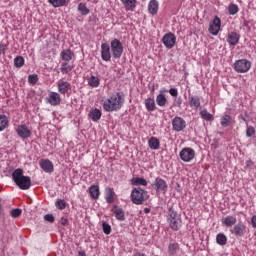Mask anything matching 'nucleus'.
I'll list each match as a JSON object with an SVG mask.
<instances>
[{"label": "nucleus", "mask_w": 256, "mask_h": 256, "mask_svg": "<svg viewBox=\"0 0 256 256\" xmlns=\"http://www.w3.org/2000/svg\"><path fill=\"white\" fill-rule=\"evenodd\" d=\"M125 99L121 96V93L117 92L112 94L104 103L103 109L108 112L119 111L123 107Z\"/></svg>", "instance_id": "obj_1"}, {"label": "nucleus", "mask_w": 256, "mask_h": 256, "mask_svg": "<svg viewBox=\"0 0 256 256\" xmlns=\"http://www.w3.org/2000/svg\"><path fill=\"white\" fill-rule=\"evenodd\" d=\"M12 179L23 191H27V189H31V177L23 175V169L17 168L12 172Z\"/></svg>", "instance_id": "obj_2"}, {"label": "nucleus", "mask_w": 256, "mask_h": 256, "mask_svg": "<svg viewBox=\"0 0 256 256\" xmlns=\"http://www.w3.org/2000/svg\"><path fill=\"white\" fill-rule=\"evenodd\" d=\"M149 199L147 191L141 187L134 188L131 192V201L134 205H143Z\"/></svg>", "instance_id": "obj_3"}, {"label": "nucleus", "mask_w": 256, "mask_h": 256, "mask_svg": "<svg viewBox=\"0 0 256 256\" xmlns=\"http://www.w3.org/2000/svg\"><path fill=\"white\" fill-rule=\"evenodd\" d=\"M168 223L172 231H179L181 229V215L173 207L168 211Z\"/></svg>", "instance_id": "obj_4"}, {"label": "nucleus", "mask_w": 256, "mask_h": 256, "mask_svg": "<svg viewBox=\"0 0 256 256\" xmlns=\"http://www.w3.org/2000/svg\"><path fill=\"white\" fill-rule=\"evenodd\" d=\"M110 47H111V51L114 59H121V56L123 55V44L121 43V40L119 39L112 40Z\"/></svg>", "instance_id": "obj_5"}, {"label": "nucleus", "mask_w": 256, "mask_h": 256, "mask_svg": "<svg viewBox=\"0 0 256 256\" xmlns=\"http://www.w3.org/2000/svg\"><path fill=\"white\" fill-rule=\"evenodd\" d=\"M251 69V62L247 59H240L234 63L236 73H247Z\"/></svg>", "instance_id": "obj_6"}, {"label": "nucleus", "mask_w": 256, "mask_h": 256, "mask_svg": "<svg viewBox=\"0 0 256 256\" xmlns=\"http://www.w3.org/2000/svg\"><path fill=\"white\" fill-rule=\"evenodd\" d=\"M179 157L184 163H189L195 159V150L192 148H184L180 151Z\"/></svg>", "instance_id": "obj_7"}, {"label": "nucleus", "mask_w": 256, "mask_h": 256, "mask_svg": "<svg viewBox=\"0 0 256 256\" xmlns=\"http://www.w3.org/2000/svg\"><path fill=\"white\" fill-rule=\"evenodd\" d=\"M221 30V18L219 16H215L213 21L210 22L208 31L211 35H219V31Z\"/></svg>", "instance_id": "obj_8"}, {"label": "nucleus", "mask_w": 256, "mask_h": 256, "mask_svg": "<svg viewBox=\"0 0 256 256\" xmlns=\"http://www.w3.org/2000/svg\"><path fill=\"white\" fill-rule=\"evenodd\" d=\"M152 187L156 189V193H163V194L167 193V189H168L167 182L162 178L157 177L153 182Z\"/></svg>", "instance_id": "obj_9"}, {"label": "nucleus", "mask_w": 256, "mask_h": 256, "mask_svg": "<svg viewBox=\"0 0 256 256\" xmlns=\"http://www.w3.org/2000/svg\"><path fill=\"white\" fill-rule=\"evenodd\" d=\"M172 127H173L174 131L179 133V132L183 131L185 129V127H187V122L182 117L176 116L172 120Z\"/></svg>", "instance_id": "obj_10"}, {"label": "nucleus", "mask_w": 256, "mask_h": 256, "mask_svg": "<svg viewBox=\"0 0 256 256\" xmlns=\"http://www.w3.org/2000/svg\"><path fill=\"white\" fill-rule=\"evenodd\" d=\"M176 41L177 37H175V34L173 33H167L162 38V43L167 49H173V47H175Z\"/></svg>", "instance_id": "obj_11"}, {"label": "nucleus", "mask_w": 256, "mask_h": 256, "mask_svg": "<svg viewBox=\"0 0 256 256\" xmlns=\"http://www.w3.org/2000/svg\"><path fill=\"white\" fill-rule=\"evenodd\" d=\"M101 57L103 61H111V46L109 44H101Z\"/></svg>", "instance_id": "obj_12"}, {"label": "nucleus", "mask_w": 256, "mask_h": 256, "mask_svg": "<svg viewBox=\"0 0 256 256\" xmlns=\"http://www.w3.org/2000/svg\"><path fill=\"white\" fill-rule=\"evenodd\" d=\"M230 233L235 235V237H243V235H245V224L241 222L235 224L234 227L230 230Z\"/></svg>", "instance_id": "obj_13"}, {"label": "nucleus", "mask_w": 256, "mask_h": 256, "mask_svg": "<svg viewBox=\"0 0 256 256\" xmlns=\"http://www.w3.org/2000/svg\"><path fill=\"white\" fill-rule=\"evenodd\" d=\"M16 131L18 137H21V139H29V137H31V130H29L26 125L18 126Z\"/></svg>", "instance_id": "obj_14"}, {"label": "nucleus", "mask_w": 256, "mask_h": 256, "mask_svg": "<svg viewBox=\"0 0 256 256\" xmlns=\"http://www.w3.org/2000/svg\"><path fill=\"white\" fill-rule=\"evenodd\" d=\"M40 167L45 173H53L54 171L53 162L49 159H42L40 161Z\"/></svg>", "instance_id": "obj_15"}, {"label": "nucleus", "mask_w": 256, "mask_h": 256, "mask_svg": "<svg viewBox=\"0 0 256 256\" xmlns=\"http://www.w3.org/2000/svg\"><path fill=\"white\" fill-rule=\"evenodd\" d=\"M48 102L50 105L57 106L61 104V95L57 92H51L48 96Z\"/></svg>", "instance_id": "obj_16"}, {"label": "nucleus", "mask_w": 256, "mask_h": 256, "mask_svg": "<svg viewBox=\"0 0 256 256\" xmlns=\"http://www.w3.org/2000/svg\"><path fill=\"white\" fill-rule=\"evenodd\" d=\"M71 89V84L67 81L60 80L58 82V91L61 93V95H65V93H68Z\"/></svg>", "instance_id": "obj_17"}, {"label": "nucleus", "mask_w": 256, "mask_h": 256, "mask_svg": "<svg viewBox=\"0 0 256 256\" xmlns=\"http://www.w3.org/2000/svg\"><path fill=\"white\" fill-rule=\"evenodd\" d=\"M112 212L114 213L117 221H125V211L123 208H119V206L115 205L112 208Z\"/></svg>", "instance_id": "obj_18"}, {"label": "nucleus", "mask_w": 256, "mask_h": 256, "mask_svg": "<svg viewBox=\"0 0 256 256\" xmlns=\"http://www.w3.org/2000/svg\"><path fill=\"white\" fill-rule=\"evenodd\" d=\"M240 35L236 32H230L227 37V42L229 45L235 46L237 43H239Z\"/></svg>", "instance_id": "obj_19"}, {"label": "nucleus", "mask_w": 256, "mask_h": 256, "mask_svg": "<svg viewBox=\"0 0 256 256\" xmlns=\"http://www.w3.org/2000/svg\"><path fill=\"white\" fill-rule=\"evenodd\" d=\"M148 11L151 15H157V11H159V2H157V0H151L148 4Z\"/></svg>", "instance_id": "obj_20"}, {"label": "nucleus", "mask_w": 256, "mask_h": 256, "mask_svg": "<svg viewBox=\"0 0 256 256\" xmlns=\"http://www.w3.org/2000/svg\"><path fill=\"white\" fill-rule=\"evenodd\" d=\"M148 145L150 149H152L153 151H157V149H159V146L161 145V142L159 141V138L151 137L148 140Z\"/></svg>", "instance_id": "obj_21"}, {"label": "nucleus", "mask_w": 256, "mask_h": 256, "mask_svg": "<svg viewBox=\"0 0 256 256\" xmlns=\"http://www.w3.org/2000/svg\"><path fill=\"white\" fill-rule=\"evenodd\" d=\"M222 223L226 227H232L233 225H235V223H237V218L234 216H226L222 218Z\"/></svg>", "instance_id": "obj_22"}, {"label": "nucleus", "mask_w": 256, "mask_h": 256, "mask_svg": "<svg viewBox=\"0 0 256 256\" xmlns=\"http://www.w3.org/2000/svg\"><path fill=\"white\" fill-rule=\"evenodd\" d=\"M121 3H123L126 11H133L135 8V3H137V0H120Z\"/></svg>", "instance_id": "obj_23"}, {"label": "nucleus", "mask_w": 256, "mask_h": 256, "mask_svg": "<svg viewBox=\"0 0 256 256\" xmlns=\"http://www.w3.org/2000/svg\"><path fill=\"white\" fill-rule=\"evenodd\" d=\"M189 105L190 107H195L196 109L201 107V99L199 98V96L189 97Z\"/></svg>", "instance_id": "obj_24"}, {"label": "nucleus", "mask_w": 256, "mask_h": 256, "mask_svg": "<svg viewBox=\"0 0 256 256\" xmlns=\"http://www.w3.org/2000/svg\"><path fill=\"white\" fill-rule=\"evenodd\" d=\"M145 107H146L147 111H155V109L157 107L155 104V99L147 98L145 100Z\"/></svg>", "instance_id": "obj_25"}, {"label": "nucleus", "mask_w": 256, "mask_h": 256, "mask_svg": "<svg viewBox=\"0 0 256 256\" xmlns=\"http://www.w3.org/2000/svg\"><path fill=\"white\" fill-rule=\"evenodd\" d=\"M89 117L90 119H92V121H99V119H101V110L97 108L91 110L89 113Z\"/></svg>", "instance_id": "obj_26"}, {"label": "nucleus", "mask_w": 256, "mask_h": 256, "mask_svg": "<svg viewBox=\"0 0 256 256\" xmlns=\"http://www.w3.org/2000/svg\"><path fill=\"white\" fill-rule=\"evenodd\" d=\"M9 127V119L5 115H0V131H5Z\"/></svg>", "instance_id": "obj_27"}, {"label": "nucleus", "mask_w": 256, "mask_h": 256, "mask_svg": "<svg viewBox=\"0 0 256 256\" xmlns=\"http://www.w3.org/2000/svg\"><path fill=\"white\" fill-rule=\"evenodd\" d=\"M99 187L97 185H92L89 188V194L92 197V199H99Z\"/></svg>", "instance_id": "obj_28"}, {"label": "nucleus", "mask_w": 256, "mask_h": 256, "mask_svg": "<svg viewBox=\"0 0 256 256\" xmlns=\"http://www.w3.org/2000/svg\"><path fill=\"white\" fill-rule=\"evenodd\" d=\"M105 193H106V201L107 203H113V201H115V192H113L112 188H106L105 189Z\"/></svg>", "instance_id": "obj_29"}, {"label": "nucleus", "mask_w": 256, "mask_h": 256, "mask_svg": "<svg viewBox=\"0 0 256 256\" xmlns=\"http://www.w3.org/2000/svg\"><path fill=\"white\" fill-rule=\"evenodd\" d=\"M156 103L159 107H165V105H167V98L165 97V94H158L156 97Z\"/></svg>", "instance_id": "obj_30"}, {"label": "nucleus", "mask_w": 256, "mask_h": 256, "mask_svg": "<svg viewBox=\"0 0 256 256\" xmlns=\"http://www.w3.org/2000/svg\"><path fill=\"white\" fill-rule=\"evenodd\" d=\"M177 251H179V244L172 243L168 246V253L170 256L177 255Z\"/></svg>", "instance_id": "obj_31"}, {"label": "nucleus", "mask_w": 256, "mask_h": 256, "mask_svg": "<svg viewBox=\"0 0 256 256\" xmlns=\"http://www.w3.org/2000/svg\"><path fill=\"white\" fill-rule=\"evenodd\" d=\"M132 185H143V187H147V180L145 178L136 177L131 180Z\"/></svg>", "instance_id": "obj_32"}, {"label": "nucleus", "mask_w": 256, "mask_h": 256, "mask_svg": "<svg viewBox=\"0 0 256 256\" xmlns=\"http://www.w3.org/2000/svg\"><path fill=\"white\" fill-rule=\"evenodd\" d=\"M61 57L63 61H71L73 59V54L71 50L67 49L61 52Z\"/></svg>", "instance_id": "obj_33"}, {"label": "nucleus", "mask_w": 256, "mask_h": 256, "mask_svg": "<svg viewBox=\"0 0 256 256\" xmlns=\"http://www.w3.org/2000/svg\"><path fill=\"white\" fill-rule=\"evenodd\" d=\"M232 121H233V118H231V116L225 115L221 118V125L222 127H229Z\"/></svg>", "instance_id": "obj_34"}, {"label": "nucleus", "mask_w": 256, "mask_h": 256, "mask_svg": "<svg viewBox=\"0 0 256 256\" xmlns=\"http://www.w3.org/2000/svg\"><path fill=\"white\" fill-rule=\"evenodd\" d=\"M228 13L229 15H237L239 13V6L234 3L229 4Z\"/></svg>", "instance_id": "obj_35"}, {"label": "nucleus", "mask_w": 256, "mask_h": 256, "mask_svg": "<svg viewBox=\"0 0 256 256\" xmlns=\"http://www.w3.org/2000/svg\"><path fill=\"white\" fill-rule=\"evenodd\" d=\"M78 11L81 15H89L90 10L89 8H87V5H85L84 3H80L78 4Z\"/></svg>", "instance_id": "obj_36"}, {"label": "nucleus", "mask_w": 256, "mask_h": 256, "mask_svg": "<svg viewBox=\"0 0 256 256\" xmlns=\"http://www.w3.org/2000/svg\"><path fill=\"white\" fill-rule=\"evenodd\" d=\"M216 242L218 245H227V236L225 234L220 233L216 236Z\"/></svg>", "instance_id": "obj_37"}, {"label": "nucleus", "mask_w": 256, "mask_h": 256, "mask_svg": "<svg viewBox=\"0 0 256 256\" xmlns=\"http://www.w3.org/2000/svg\"><path fill=\"white\" fill-rule=\"evenodd\" d=\"M200 116L202 117V119H204L205 121H213V114L209 113L207 110H202L200 112Z\"/></svg>", "instance_id": "obj_38"}, {"label": "nucleus", "mask_w": 256, "mask_h": 256, "mask_svg": "<svg viewBox=\"0 0 256 256\" xmlns=\"http://www.w3.org/2000/svg\"><path fill=\"white\" fill-rule=\"evenodd\" d=\"M48 2L54 7H63L67 3V0H48Z\"/></svg>", "instance_id": "obj_39"}, {"label": "nucleus", "mask_w": 256, "mask_h": 256, "mask_svg": "<svg viewBox=\"0 0 256 256\" xmlns=\"http://www.w3.org/2000/svg\"><path fill=\"white\" fill-rule=\"evenodd\" d=\"M14 65H15L17 68L23 67V65H25V58H23L22 56H17V57L14 59Z\"/></svg>", "instance_id": "obj_40"}, {"label": "nucleus", "mask_w": 256, "mask_h": 256, "mask_svg": "<svg viewBox=\"0 0 256 256\" xmlns=\"http://www.w3.org/2000/svg\"><path fill=\"white\" fill-rule=\"evenodd\" d=\"M55 206L57 207V209H60V211H63V209L67 208V202H65V200L63 199H58L55 202Z\"/></svg>", "instance_id": "obj_41"}, {"label": "nucleus", "mask_w": 256, "mask_h": 256, "mask_svg": "<svg viewBox=\"0 0 256 256\" xmlns=\"http://www.w3.org/2000/svg\"><path fill=\"white\" fill-rule=\"evenodd\" d=\"M99 83H100L99 78L95 76H91L90 78H88V84L90 85V87H97Z\"/></svg>", "instance_id": "obj_42"}, {"label": "nucleus", "mask_w": 256, "mask_h": 256, "mask_svg": "<svg viewBox=\"0 0 256 256\" xmlns=\"http://www.w3.org/2000/svg\"><path fill=\"white\" fill-rule=\"evenodd\" d=\"M37 81H39V76L37 74H30L28 76V83H30V85H37Z\"/></svg>", "instance_id": "obj_43"}, {"label": "nucleus", "mask_w": 256, "mask_h": 256, "mask_svg": "<svg viewBox=\"0 0 256 256\" xmlns=\"http://www.w3.org/2000/svg\"><path fill=\"white\" fill-rule=\"evenodd\" d=\"M21 213H23V210H21L20 208H15L10 211V215L11 217H13V219H17V217H21Z\"/></svg>", "instance_id": "obj_44"}, {"label": "nucleus", "mask_w": 256, "mask_h": 256, "mask_svg": "<svg viewBox=\"0 0 256 256\" xmlns=\"http://www.w3.org/2000/svg\"><path fill=\"white\" fill-rule=\"evenodd\" d=\"M102 229L105 235H111V225L107 222H102Z\"/></svg>", "instance_id": "obj_45"}, {"label": "nucleus", "mask_w": 256, "mask_h": 256, "mask_svg": "<svg viewBox=\"0 0 256 256\" xmlns=\"http://www.w3.org/2000/svg\"><path fill=\"white\" fill-rule=\"evenodd\" d=\"M253 135H255V128L248 126L246 129V137H253Z\"/></svg>", "instance_id": "obj_46"}, {"label": "nucleus", "mask_w": 256, "mask_h": 256, "mask_svg": "<svg viewBox=\"0 0 256 256\" xmlns=\"http://www.w3.org/2000/svg\"><path fill=\"white\" fill-rule=\"evenodd\" d=\"M44 220L48 221V223H55V216L53 214H46Z\"/></svg>", "instance_id": "obj_47"}, {"label": "nucleus", "mask_w": 256, "mask_h": 256, "mask_svg": "<svg viewBox=\"0 0 256 256\" xmlns=\"http://www.w3.org/2000/svg\"><path fill=\"white\" fill-rule=\"evenodd\" d=\"M62 73H69L71 71V66L68 63H64L61 68Z\"/></svg>", "instance_id": "obj_48"}, {"label": "nucleus", "mask_w": 256, "mask_h": 256, "mask_svg": "<svg viewBox=\"0 0 256 256\" xmlns=\"http://www.w3.org/2000/svg\"><path fill=\"white\" fill-rule=\"evenodd\" d=\"M168 93H170V95H171L172 97H177V95H179V92L177 91L176 88H170V89L168 90Z\"/></svg>", "instance_id": "obj_49"}, {"label": "nucleus", "mask_w": 256, "mask_h": 256, "mask_svg": "<svg viewBox=\"0 0 256 256\" xmlns=\"http://www.w3.org/2000/svg\"><path fill=\"white\" fill-rule=\"evenodd\" d=\"M5 51H7V45L0 44V55H5Z\"/></svg>", "instance_id": "obj_50"}, {"label": "nucleus", "mask_w": 256, "mask_h": 256, "mask_svg": "<svg viewBox=\"0 0 256 256\" xmlns=\"http://www.w3.org/2000/svg\"><path fill=\"white\" fill-rule=\"evenodd\" d=\"M183 103V99L178 98L175 102H174V107H181Z\"/></svg>", "instance_id": "obj_51"}, {"label": "nucleus", "mask_w": 256, "mask_h": 256, "mask_svg": "<svg viewBox=\"0 0 256 256\" xmlns=\"http://www.w3.org/2000/svg\"><path fill=\"white\" fill-rule=\"evenodd\" d=\"M251 224L254 229H256V215L252 216L251 218Z\"/></svg>", "instance_id": "obj_52"}, {"label": "nucleus", "mask_w": 256, "mask_h": 256, "mask_svg": "<svg viewBox=\"0 0 256 256\" xmlns=\"http://www.w3.org/2000/svg\"><path fill=\"white\" fill-rule=\"evenodd\" d=\"M253 165H255V163L252 162V160H247L246 161V167H253Z\"/></svg>", "instance_id": "obj_53"}, {"label": "nucleus", "mask_w": 256, "mask_h": 256, "mask_svg": "<svg viewBox=\"0 0 256 256\" xmlns=\"http://www.w3.org/2000/svg\"><path fill=\"white\" fill-rule=\"evenodd\" d=\"M60 223H61V225H63V227H65V225H67L69 223V220L62 218Z\"/></svg>", "instance_id": "obj_54"}, {"label": "nucleus", "mask_w": 256, "mask_h": 256, "mask_svg": "<svg viewBox=\"0 0 256 256\" xmlns=\"http://www.w3.org/2000/svg\"><path fill=\"white\" fill-rule=\"evenodd\" d=\"M78 256H87V254L85 253V251H79Z\"/></svg>", "instance_id": "obj_55"}, {"label": "nucleus", "mask_w": 256, "mask_h": 256, "mask_svg": "<svg viewBox=\"0 0 256 256\" xmlns=\"http://www.w3.org/2000/svg\"><path fill=\"white\" fill-rule=\"evenodd\" d=\"M144 213L146 214L151 213V208H144Z\"/></svg>", "instance_id": "obj_56"}, {"label": "nucleus", "mask_w": 256, "mask_h": 256, "mask_svg": "<svg viewBox=\"0 0 256 256\" xmlns=\"http://www.w3.org/2000/svg\"><path fill=\"white\" fill-rule=\"evenodd\" d=\"M243 25H244V27H249V21L245 20Z\"/></svg>", "instance_id": "obj_57"}]
</instances>
